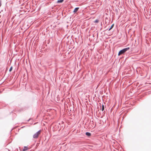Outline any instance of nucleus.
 Masks as SVG:
<instances>
[{
  "label": "nucleus",
  "mask_w": 151,
  "mask_h": 151,
  "mask_svg": "<svg viewBox=\"0 0 151 151\" xmlns=\"http://www.w3.org/2000/svg\"><path fill=\"white\" fill-rule=\"evenodd\" d=\"M101 109H102V111H103L104 110V104H102V105Z\"/></svg>",
  "instance_id": "7"
},
{
  "label": "nucleus",
  "mask_w": 151,
  "mask_h": 151,
  "mask_svg": "<svg viewBox=\"0 0 151 151\" xmlns=\"http://www.w3.org/2000/svg\"><path fill=\"white\" fill-rule=\"evenodd\" d=\"M86 134L88 136H90L91 135V134L89 132H86Z\"/></svg>",
  "instance_id": "5"
},
{
  "label": "nucleus",
  "mask_w": 151,
  "mask_h": 151,
  "mask_svg": "<svg viewBox=\"0 0 151 151\" xmlns=\"http://www.w3.org/2000/svg\"><path fill=\"white\" fill-rule=\"evenodd\" d=\"M40 133L41 130H40L37 132L33 136V138L35 139L37 138L38 137L39 135L40 134Z\"/></svg>",
  "instance_id": "2"
},
{
  "label": "nucleus",
  "mask_w": 151,
  "mask_h": 151,
  "mask_svg": "<svg viewBox=\"0 0 151 151\" xmlns=\"http://www.w3.org/2000/svg\"><path fill=\"white\" fill-rule=\"evenodd\" d=\"M1 5V0H0V6Z\"/></svg>",
  "instance_id": "11"
},
{
  "label": "nucleus",
  "mask_w": 151,
  "mask_h": 151,
  "mask_svg": "<svg viewBox=\"0 0 151 151\" xmlns=\"http://www.w3.org/2000/svg\"><path fill=\"white\" fill-rule=\"evenodd\" d=\"M129 47H127L126 48H125L124 49H123L121 50H120L119 53H118V55H119L122 54H123V53L125 52L126 51H127V50H129Z\"/></svg>",
  "instance_id": "1"
},
{
  "label": "nucleus",
  "mask_w": 151,
  "mask_h": 151,
  "mask_svg": "<svg viewBox=\"0 0 151 151\" xmlns=\"http://www.w3.org/2000/svg\"><path fill=\"white\" fill-rule=\"evenodd\" d=\"M64 0H58L57 1L58 3H62Z\"/></svg>",
  "instance_id": "6"
},
{
  "label": "nucleus",
  "mask_w": 151,
  "mask_h": 151,
  "mask_svg": "<svg viewBox=\"0 0 151 151\" xmlns=\"http://www.w3.org/2000/svg\"><path fill=\"white\" fill-rule=\"evenodd\" d=\"M30 119H29L28 120V121H29V120H30Z\"/></svg>",
  "instance_id": "12"
},
{
  "label": "nucleus",
  "mask_w": 151,
  "mask_h": 151,
  "mask_svg": "<svg viewBox=\"0 0 151 151\" xmlns=\"http://www.w3.org/2000/svg\"><path fill=\"white\" fill-rule=\"evenodd\" d=\"M79 8H78V7H77V8H75L73 11V12H75V13L76 12L78 11Z\"/></svg>",
  "instance_id": "4"
},
{
  "label": "nucleus",
  "mask_w": 151,
  "mask_h": 151,
  "mask_svg": "<svg viewBox=\"0 0 151 151\" xmlns=\"http://www.w3.org/2000/svg\"><path fill=\"white\" fill-rule=\"evenodd\" d=\"M12 67H11V68H10L9 70V71L10 72H11L12 71Z\"/></svg>",
  "instance_id": "9"
},
{
  "label": "nucleus",
  "mask_w": 151,
  "mask_h": 151,
  "mask_svg": "<svg viewBox=\"0 0 151 151\" xmlns=\"http://www.w3.org/2000/svg\"><path fill=\"white\" fill-rule=\"evenodd\" d=\"M113 25H114V24H113L112 25H111V27L109 29V31L113 27Z\"/></svg>",
  "instance_id": "8"
},
{
  "label": "nucleus",
  "mask_w": 151,
  "mask_h": 151,
  "mask_svg": "<svg viewBox=\"0 0 151 151\" xmlns=\"http://www.w3.org/2000/svg\"><path fill=\"white\" fill-rule=\"evenodd\" d=\"M28 148L27 147L24 146V147L23 150L24 151H26L27 150Z\"/></svg>",
  "instance_id": "3"
},
{
  "label": "nucleus",
  "mask_w": 151,
  "mask_h": 151,
  "mask_svg": "<svg viewBox=\"0 0 151 151\" xmlns=\"http://www.w3.org/2000/svg\"><path fill=\"white\" fill-rule=\"evenodd\" d=\"M95 22H98V20H96L95 21Z\"/></svg>",
  "instance_id": "10"
}]
</instances>
